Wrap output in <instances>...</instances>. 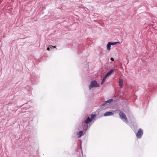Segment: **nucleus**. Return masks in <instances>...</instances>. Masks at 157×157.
Returning a JSON list of instances; mask_svg holds the SVG:
<instances>
[{
  "mask_svg": "<svg viewBox=\"0 0 157 157\" xmlns=\"http://www.w3.org/2000/svg\"><path fill=\"white\" fill-rule=\"evenodd\" d=\"M143 134V130L141 128H140L138 132L136 133V137L138 139L141 138Z\"/></svg>",
  "mask_w": 157,
  "mask_h": 157,
  "instance_id": "4",
  "label": "nucleus"
},
{
  "mask_svg": "<svg viewBox=\"0 0 157 157\" xmlns=\"http://www.w3.org/2000/svg\"><path fill=\"white\" fill-rule=\"evenodd\" d=\"M119 116L120 117L122 120V121L127 124H128V122L127 118L125 114L122 112H120L119 113Z\"/></svg>",
  "mask_w": 157,
  "mask_h": 157,
  "instance_id": "3",
  "label": "nucleus"
},
{
  "mask_svg": "<svg viewBox=\"0 0 157 157\" xmlns=\"http://www.w3.org/2000/svg\"><path fill=\"white\" fill-rule=\"evenodd\" d=\"M113 101V99L112 98L106 101H105V103H111Z\"/></svg>",
  "mask_w": 157,
  "mask_h": 157,
  "instance_id": "10",
  "label": "nucleus"
},
{
  "mask_svg": "<svg viewBox=\"0 0 157 157\" xmlns=\"http://www.w3.org/2000/svg\"><path fill=\"white\" fill-rule=\"evenodd\" d=\"M111 44L110 42H109L107 45V47L108 50L109 51L110 50Z\"/></svg>",
  "mask_w": 157,
  "mask_h": 157,
  "instance_id": "12",
  "label": "nucleus"
},
{
  "mask_svg": "<svg viewBox=\"0 0 157 157\" xmlns=\"http://www.w3.org/2000/svg\"><path fill=\"white\" fill-rule=\"evenodd\" d=\"M111 44V45H114L117 43H120L119 42H110Z\"/></svg>",
  "mask_w": 157,
  "mask_h": 157,
  "instance_id": "13",
  "label": "nucleus"
},
{
  "mask_svg": "<svg viewBox=\"0 0 157 157\" xmlns=\"http://www.w3.org/2000/svg\"><path fill=\"white\" fill-rule=\"evenodd\" d=\"M23 105H21V106H22Z\"/></svg>",
  "mask_w": 157,
  "mask_h": 157,
  "instance_id": "21",
  "label": "nucleus"
},
{
  "mask_svg": "<svg viewBox=\"0 0 157 157\" xmlns=\"http://www.w3.org/2000/svg\"><path fill=\"white\" fill-rule=\"evenodd\" d=\"M29 87V91H30V90H32L31 88V87Z\"/></svg>",
  "mask_w": 157,
  "mask_h": 157,
  "instance_id": "18",
  "label": "nucleus"
},
{
  "mask_svg": "<svg viewBox=\"0 0 157 157\" xmlns=\"http://www.w3.org/2000/svg\"><path fill=\"white\" fill-rule=\"evenodd\" d=\"M99 85L97 81L95 80H92L91 81L90 83L89 86V90H91L93 87H99Z\"/></svg>",
  "mask_w": 157,
  "mask_h": 157,
  "instance_id": "2",
  "label": "nucleus"
},
{
  "mask_svg": "<svg viewBox=\"0 0 157 157\" xmlns=\"http://www.w3.org/2000/svg\"><path fill=\"white\" fill-rule=\"evenodd\" d=\"M123 80L122 79H120L119 80V85L121 88L122 87V84L123 83Z\"/></svg>",
  "mask_w": 157,
  "mask_h": 157,
  "instance_id": "8",
  "label": "nucleus"
},
{
  "mask_svg": "<svg viewBox=\"0 0 157 157\" xmlns=\"http://www.w3.org/2000/svg\"><path fill=\"white\" fill-rule=\"evenodd\" d=\"M56 46H51V48H52V47H53L54 48H56Z\"/></svg>",
  "mask_w": 157,
  "mask_h": 157,
  "instance_id": "16",
  "label": "nucleus"
},
{
  "mask_svg": "<svg viewBox=\"0 0 157 157\" xmlns=\"http://www.w3.org/2000/svg\"><path fill=\"white\" fill-rule=\"evenodd\" d=\"M47 50L48 51H49L50 50V48L49 47H48L47 48Z\"/></svg>",
  "mask_w": 157,
  "mask_h": 157,
  "instance_id": "19",
  "label": "nucleus"
},
{
  "mask_svg": "<svg viewBox=\"0 0 157 157\" xmlns=\"http://www.w3.org/2000/svg\"><path fill=\"white\" fill-rule=\"evenodd\" d=\"M23 105H21V106H22Z\"/></svg>",
  "mask_w": 157,
  "mask_h": 157,
  "instance_id": "22",
  "label": "nucleus"
},
{
  "mask_svg": "<svg viewBox=\"0 0 157 157\" xmlns=\"http://www.w3.org/2000/svg\"><path fill=\"white\" fill-rule=\"evenodd\" d=\"M23 105H21V106H22Z\"/></svg>",
  "mask_w": 157,
  "mask_h": 157,
  "instance_id": "20",
  "label": "nucleus"
},
{
  "mask_svg": "<svg viewBox=\"0 0 157 157\" xmlns=\"http://www.w3.org/2000/svg\"><path fill=\"white\" fill-rule=\"evenodd\" d=\"M106 103H105V102H104V103H103V104H102L101 105V106H103L104 105H105V104H106Z\"/></svg>",
  "mask_w": 157,
  "mask_h": 157,
  "instance_id": "15",
  "label": "nucleus"
},
{
  "mask_svg": "<svg viewBox=\"0 0 157 157\" xmlns=\"http://www.w3.org/2000/svg\"><path fill=\"white\" fill-rule=\"evenodd\" d=\"M114 114V113L110 111L107 112L105 113L104 114V116L105 117L113 116Z\"/></svg>",
  "mask_w": 157,
  "mask_h": 157,
  "instance_id": "5",
  "label": "nucleus"
},
{
  "mask_svg": "<svg viewBox=\"0 0 157 157\" xmlns=\"http://www.w3.org/2000/svg\"><path fill=\"white\" fill-rule=\"evenodd\" d=\"M92 121L89 117H88L86 119L82 122V130L83 131L86 132L90 128V126H88V124L90 123Z\"/></svg>",
  "mask_w": 157,
  "mask_h": 157,
  "instance_id": "1",
  "label": "nucleus"
},
{
  "mask_svg": "<svg viewBox=\"0 0 157 157\" xmlns=\"http://www.w3.org/2000/svg\"><path fill=\"white\" fill-rule=\"evenodd\" d=\"M96 115L95 114H91V118H90L92 121L94 118L96 117Z\"/></svg>",
  "mask_w": 157,
  "mask_h": 157,
  "instance_id": "11",
  "label": "nucleus"
},
{
  "mask_svg": "<svg viewBox=\"0 0 157 157\" xmlns=\"http://www.w3.org/2000/svg\"><path fill=\"white\" fill-rule=\"evenodd\" d=\"M114 69H110V70L109 71L107 72L105 74V75L106 76V77H108L114 71Z\"/></svg>",
  "mask_w": 157,
  "mask_h": 157,
  "instance_id": "6",
  "label": "nucleus"
},
{
  "mask_svg": "<svg viewBox=\"0 0 157 157\" xmlns=\"http://www.w3.org/2000/svg\"><path fill=\"white\" fill-rule=\"evenodd\" d=\"M83 130L82 131H80L78 132H77V134L78 135V138H80L82 135L83 133Z\"/></svg>",
  "mask_w": 157,
  "mask_h": 157,
  "instance_id": "7",
  "label": "nucleus"
},
{
  "mask_svg": "<svg viewBox=\"0 0 157 157\" xmlns=\"http://www.w3.org/2000/svg\"><path fill=\"white\" fill-rule=\"evenodd\" d=\"M110 59L113 61L114 60V59L113 58H111Z\"/></svg>",
  "mask_w": 157,
  "mask_h": 157,
  "instance_id": "17",
  "label": "nucleus"
},
{
  "mask_svg": "<svg viewBox=\"0 0 157 157\" xmlns=\"http://www.w3.org/2000/svg\"><path fill=\"white\" fill-rule=\"evenodd\" d=\"M81 153L80 154L79 156L78 157H84L83 156V154H82L83 152L82 151V150H81Z\"/></svg>",
  "mask_w": 157,
  "mask_h": 157,
  "instance_id": "14",
  "label": "nucleus"
},
{
  "mask_svg": "<svg viewBox=\"0 0 157 157\" xmlns=\"http://www.w3.org/2000/svg\"><path fill=\"white\" fill-rule=\"evenodd\" d=\"M107 77H106V76L105 75V76L103 77L102 79V80L101 82V85H102V84H103L104 83L105 79H106V78Z\"/></svg>",
  "mask_w": 157,
  "mask_h": 157,
  "instance_id": "9",
  "label": "nucleus"
}]
</instances>
